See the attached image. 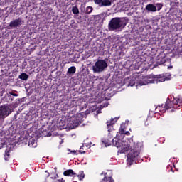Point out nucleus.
<instances>
[{
    "label": "nucleus",
    "mask_w": 182,
    "mask_h": 182,
    "mask_svg": "<svg viewBox=\"0 0 182 182\" xmlns=\"http://www.w3.org/2000/svg\"><path fill=\"white\" fill-rule=\"evenodd\" d=\"M11 95H12L13 96H18L17 94L11 93Z\"/></svg>",
    "instance_id": "nucleus-31"
},
{
    "label": "nucleus",
    "mask_w": 182,
    "mask_h": 182,
    "mask_svg": "<svg viewBox=\"0 0 182 182\" xmlns=\"http://www.w3.org/2000/svg\"><path fill=\"white\" fill-rule=\"evenodd\" d=\"M79 123H80V119H74L73 121H70L68 123V127H70V129H75L79 126Z\"/></svg>",
    "instance_id": "nucleus-10"
},
{
    "label": "nucleus",
    "mask_w": 182,
    "mask_h": 182,
    "mask_svg": "<svg viewBox=\"0 0 182 182\" xmlns=\"http://www.w3.org/2000/svg\"><path fill=\"white\" fill-rule=\"evenodd\" d=\"M101 106L102 107H107V106H109V103L106 102L105 104L102 105Z\"/></svg>",
    "instance_id": "nucleus-27"
},
{
    "label": "nucleus",
    "mask_w": 182,
    "mask_h": 182,
    "mask_svg": "<svg viewBox=\"0 0 182 182\" xmlns=\"http://www.w3.org/2000/svg\"><path fill=\"white\" fill-rule=\"evenodd\" d=\"M63 174H64V176H70V177H73V176L75 177L76 176V173L72 169L65 171L63 172Z\"/></svg>",
    "instance_id": "nucleus-12"
},
{
    "label": "nucleus",
    "mask_w": 182,
    "mask_h": 182,
    "mask_svg": "<svg viewBox=\"0 0 182 182\" xmlns=\"http://www.w3.org/2000/svg\"><path fill=\"white\" fill-rule=\"evenodd\" d=\"M58 182H65V180H63V178H61V179H58Z\"/></svg>",
    "instance_id": "nucleus-29"
},
{
    "label": "nucleus",
    "mask_w": 182,
    "mask_h": 182,
    "mask_svg": "<svg viewBox=\"0 0 182 182\" xmlns=\"http://www.w3.org/2000/svg\"><path fill=\"white\" fill-rule=\"evenodd\" d=\"M67 150H68V151H70H70H72V150H70V149H68Z\"/></svg>",
    "instance_id": "nucleus-32"
},
{
    "label": "nucleus",
    "mask_w": 182,
    "mask_h": 182,
    "mask_svg": "<svg viewBox=\"0 0 182 182\" xmlns=\"http://www.w3.org/2000/svg\"><path fill=\"white\" fill-rule=\"evenodd\" d=\"M29 77V75L26 73H21L19 76L18 78L21 79V80H28Z\"/></svg>",
    "instance_id": "nucleus-16"
},
{
    "label": "nucleus",
    "mask_w": 182,
    "mask_h": 182,
    "mask_svg": "<svg viewBox=\"0 0 182 182\" xmlns=\"http://www.w3.org/2000/svg\"><path fill=\"white\" fill-rule=\"evenodd\" d=\"M114 182V181H113V178H112V177H105L104 178H103V180H102V182Z\"/></svg>",
    "instance_id": "nucleus-22"
},
{
    "label": "nucleus",
    "mask_w": 182,
    "mask_h": 182,
    "mask_svg": "<svg viewBox=\"0 0 182 182\" xmlns=\"http://www.w3.org/2000/svg\"><path fill=\"white\" fill-rule=\"evenodd\" d=\"M21 25H22V19L21 18L15 19V20L11 21L9 23V26L11 28H18V26H21Z\"/></svg>",
    "instance_id": "nucleus-9"
},
{
    "label": "nucleus",
    "mask_w": 182,
    "mask_h": 182,
    "mask_svg": "<svg viewBox=\"0 0 182 182\" xmlns=\"http://www.w3.org/2000/svg\"><path fill=\"white\" fill-rule=\"evenodd\" d=\"M156 6L158 8V11H160V9H161V8H163V5L161 4H157Z\"/></svg>",
    "instance_id": "nucleus-25"
},
{
    "label": "nucleus",
    "mask_w": 182,
    "mask_h": 182,
    "mask_svg": "<svg viewBox=\"0 0 182 182\" xmlns=\"http://www.w3.org/2000/svg\"><path fill=\"white\" fill-rule=\"evenodd\" d=\"M92 11L93 8H92V6H87L86 9V14H92Z\"/></svg>",
    "instance_id": "nucleus-23"
},
{
    "label": "nucleus",
    "mask_w": 182,
    "mask_h": 182,
    "mask_svg": "<svg viewBox=\"0 0 182 182\" xmlns=\"http://www.w3.org/2000/svg\"><path fill=\"white\" fill-rule=\"evenodd\" d=\"M107 68V63L105 60H98L92 66L94 73H102Z\"/></svg>",
    "instance_id": "nucleus-5"
},
{
    "label": "nucleus",
    "mask_w": 182,
    "mask_h": 182,
    "mask_svg": "<svg viewBox=\"0 0 182 182\" xmlns=\"http://www.w3.org/2000/svg\"><path fill=\"white\" fill-rule=\"evenodd\" d=\"M83 116V114H77V117H82Z\"/></svg>",
    "instance_id": "nucleus-30"
},
{
    "label": "nucleus",
    "mask_w": 182,
    "mask_h": 182,
    "mask_svg": "<svg viewBox=\"0 0 182 182\" xmlns=\"http://www.w3.org/2000/svg\"><path fill=\"white\" fill-rule=\"evenodd\" d=\"M9 151H11V149L9 148H7L5 151V155H4L5 160H8V158L9 157Z\"/></svg>",
    "instance_id": "nucleus-19"
},
{
    "label": "nucleus",
    "mask_w": 182,
    "mask_h": 182,
    "mask_svg": "<svg viewBox=\"0 0 182 182\" xmlns=\"http://www.w3.org/2000/svg\"><path fill=\"white\" fill-rule=\"evenodd\" d=\"M28 146L29 147H33V148L36 147V146H38L36 143V140L33 139H31L28 142Z\"/></svg>",
    "instance_id": "nucleus-14"
},
{
    "label": "nucleus",
    "mask_w": 182,
    "mask_h": 182,
    "mask_svg": "<svg viewBox=\"0 0 182 182\" xmlns=\"http://www.w3.org/2000/svg\"><path fill=\"white\" fill-rule=\"evenodd\" d=\"M102 143H104L105 147H107L112 144V141L109 139H102Z\"/></svg>",
    "instance_id": "nucleus-18"
},
{
    "label": "nucleus",
    "mask_w": 182,
    "mask_h": 182,
    "mask_svg": "<svg viewBox=\"0 0 182 182\" xmlns=\"http://www.w3.org/2000/svg\"><path fill=\"white\" fill-rule=\"evenodd\" d=\"M103 0H94L95 4L99 5V6H102Z\"/></svg>",
    "instance_id": "nucleus-24"
},
{
    "label": "nucleus",
    "mask_w": 182,
    "mask_h": 182,
    "mask_svg": "<svg viewBox=\"0 0 182 182\" xmlns=\"http://www.w3.org/2000/svg\"><path fill=\"white\" fill-rule=\"evenodd\" d=\"M173 67L171 66V67H168V69H171Z\"/></svg>",
    "instance_id": "nucleus-33"
},
{
    "label": "nucleus",
    "mask_w": 182,
    "mask_h": 182,
    "mask_svg": "<svg viewBox=\"0 0 182 182\" xmlns=\"http://www.w3.org/2000/svg\"><path fill=\"white\" fill-rule=\"evenodd\" d=\"M171 75L170 73L161 74L159 75H153L154 83H160L170 80V77Z\"/></svg>",
    "instance_id": "nucleus-6"
},
{
    "label": "nucleus",
    "mask_w": 182,
    "mask_h": 182,
    "mask_svg": "<svg viewBox=\"0 0 182 182\" xmlns=\"http://www.w3.org/2000/svg\"><path fill=\"white\" fill-rule=\"evenodd\" d=\"M101 175H103V173H102Z\"/></svg>",
    "instance_id": "nucleus-36"
},
{
    "label": "nucleus",
    "mask_w": 182,
    "mask_h": 182,
    "mask_svg": "<svg viewBox=\"0 0 182 182\" xmlns=\"http://www.w3.org/2000/svg\"><path fill=\"white\" fill-rule=\"evenodd\" d=\"M72 12L75 15H77V14H79V9L77 8V6H73L72 8Z\"/></svg>",
    "instance_id": "nucleus-21"
},
{
    "label": "nucleus",
    "mask_w": 182,
    "mask_h": 182,
    "mask_svg": "<svg viewBox=\"0 0 182 182\" xmlns=\"http://www.w3.org/2000/svg\"><path fill=\"white\" fill-rule=\"evenodd\" d=\"M119 120V118L115 117L114 119H110L109 121L107 122V126L109 127V126H113L114 123H116Z\"/></svg>",
    "instance_id": "nucleus-13"
},
{
    "label": "nucleus",
    "mask_w": 182,
    "mask_h": 182,
    "mask_svg": "<svg viewBox=\"0 0 182 182\" xmlns=\"http://www.w3.org/2000/svg\"><path fill=\"white\" fill-rule=\"evenodd\" d=\"M85 173L83 172V171H80L79 174L77 175V177L79 178V180H83V178H85Z\"/></svg>",
    "instance_id": "nucleus-20"
},
{
    "label": "nucleus",
    "mask_w": 182,
    "mask_h": 182,
    "mask_svg": "<svg viewBox=\"0 0 182 182\" xmlns=\"http://www.w3.org/2000/svg\"><path fill=\"white\" fill-rule=\"evenodd\" d=\"M138 149H131L127 155V164H129V166H132L133 164V161H136L137 160V158L139 157V155L140 154V149L143 147V144L141 143H137ZM140 147V149L139 148Z\"/></svg>",
    "instance_id": "nucleus-4"
},
{
    "label": "nucleus",
    "mask_w": 182,
    "mask_h": 182,
    "mask_svg": "<svg viewBox=\"0 0 182 182\" xmlns=\"http://www.w3.org/2000/svg\"><path fill=\"white\" fill-rule=\"evenodd\" d=\"M171 171H173V173H174V171H173V168H171Z\"/></svg>",
    "instance_id": "nucleus-35"
},
{
    "label": "nucleus",
    "mask_w": 182,
    "mask_h": 182,
    "mask_svg": "<svg viewBox=\"0 0 182 182\" xmlns=\"http://www.w3.org/2000/svg\"><path fill=\"white\" fill-rule=\"evenodd\" d=\"M82 149H83V146H81V147L80 148L79 152L80 153V154H85V151H82Z\"/></svg>",
    "instance_id": "nucleus-26"
},
{
    "label": "nucleus",
    "mask_w": 182,
    "mask_h": 182,
    "mask_svg": "<svg viewBox=\"0 0 182 182\" xmlns=\"http://www.w3.org/2000/svg\"><path fill=\"white\" fill-rule=\"evenodd\" d=\"M156 109H158V110L160 109V107H157Z\"/></svg>",
    "instance_id": "nucleus-34"
},
{
    "label": "nucleus",
    "mask_w": 182,
    "mask_h": 182,
    "mask_svg": "<svg viewBox=\"0 0 182 182\" xmlns=\"http://www.w3.org/2000/svg\"><path fill=\"white\" fill-rule=\"evenodd\" d=\"M146 9V11H149V12H156L157 11V7L153 4H147Z\"/></svg>",
    "instance_id": "nucleus-11"
},
{
    "label": "nucleus",
    "mask_w": 182,
    "mask_h": 182,
    "mask_svg": "<svg viewBox=\"0 0 182 182\" xmlns=\"http://www.w3.org/2000/svg\"><path fill=\"white\" fill-rule=\"evenodd\" d=\"M112 5V1L110 0H102L101 6H110Z\"/></svg>",
    "instance_id": "nucleus-15"
},
{
    "label": "nucleus",
    "mask_w": 182,
    "mask_h": 182,
    "mask_svg": "<svg viewBox=\"0 0 182 182\" xmlns=\"http://www.w3.org/2000/svg\"><path fill=\"white\" fill-rule=\"evenodd\" d=\"M76 72V67L73 66L68 68V73H70V75H73Z\"/></svg>",
    "instance_id": "nucleus-17"
},
{
    "label": "nucleus",
    "mask_w": 182,
    "mask_h": 182,
    "mask_svg": "<svg viewBox=\"0 0 182 182\" xmlns=\"http://www.w3.org/2000/svg\"><path fill=\"white\" fill-rule=\"evenodd\" d=\"M124 134L126 136H129L130 134V132L128 131H124V128H123V125H121V128L119 129V132L117 134L116 138H114L112 141L113 146L117 147V149L121 148V149H119L118 153H126L127 151H129V145L127 142L122 140L123 137H124Z\"/></svg>",
    "instance_id": "nucleus-1"
},
{
    "label": "nucleus",
    "mask_w": 182,
    "mask_h": 182,
    "mask_svg": "<svg viewBox=\"0 0 182 182\" xmlns=\"http://www.w3.org/2000/svg\"><path fill=\"white\" fill-rule=\"evenodd\" d=\"M136 80L137 85L136 86H146L150 83H154L153 80V75H146L142 76L136 78L133 77L132 82L131 81L128 86H134L136 85Z\"/></svg>",
    "instance_id": "nucleus-2"
},
{
    "label": "nucleus",
    "mask_w": 182,
    "mask_h": 182,
    "mask_svg": "<svg viewBox=\"0 0 182 182\" xmlns=\"http://www.w3.org/2000/svg\"><path fill=\"white\" fill-rule=\"evenodd\" d=\"M126 24L127 23L124 19L114 18L109 21L108 24V29L109 31H119V29L124 28Z\"/></svg>",
    "instance_id": "nucleus-3"
},
{
    "label": "nucleus",
    "mask_w": 182,
    "mask_h": 182,
    "mask_svg": "<svg viewBox=\"0 0 182 182\" xmlns=\"http://www.w3.org/2000/svg\"><path fill=\"white\" fill-rule=\"evenodd\" d=\"M179 103H181V100L178 98H175L173 101L171 102H166L165 104V109L166 110H168V109H171V107H175L173 105H178Z\"/></svg>",
    "instance_id": "nucleus-8"
},
{
    "label": "nucleus",
    "mask_w": 182,
    "mask_h": 182,
    "mask_svg": "<svg viewBox=\"0 0 182 182\" xmlns=\"http://www.w3.org/2000/svg\"><path fill=\"white\" fill-rule=\"evenodd\" d=\"M11 109L9 108V106L8 105H4L0 107V117L1 119H5L7 116H9L11 114Z\"/></svg>",
    "instance_id": "nucleus-7"
},
{
    "label": "nucleus",
    "mask_w": 182,
    "mask_h": 182,
    "mask_svg": "<svg viewBox=\"0 0 182 182\" xmlns=\"http://www.w3.org/2000/svg\"><path fill=\"white\" fill-rule=\"evenodd\" d=\"M71 154H77V151L73 150L70 151Z\"/></svg>",
    "instance_id": "nucleus-28"
}]
</instances>
